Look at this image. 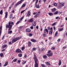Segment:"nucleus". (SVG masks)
I'll return each mask as SVG.
<instances>
[{
	"instance_id": "obj_1",
	"label": "nucleus",
	"mask_w": 67,
	"mask_h": 67,
	"mask_svg": "<svg viewBox=\"0 0 67 67\" xmlns=\"http://www.w3.org/2000/svg\"><path fill=\"white\" fill-rule=\"evenodd\" d=\"M13 25H14V23L11 21L9 22H8V24H7L6 26V30H7L8 29V30L9 31L11 30L12 26H13Z\"/></svg>"
},
{
	"instance_id": "obj_2",
	"label": "nucleus",
	"mask_w": 67,
	"mask_h": 67,
	"mask_svg": "<svg viewBox=\"0 0 67 67\" xmlns=\"http://www.w3.org/2000/svg\"><path fill=\"white\" fill-rule=\"evenodd\" d=\"M34 60L35 64V67H38V63H37L38 59L37 58V57L35 54H34Z\"/></svg>"
},
{
	"instance_id": "obj_3",
	"label": "nucleus",
	"mask_w": 67,
	"mask_h": 67,
	"mask_svg": "<svg viewBox=\"0 0 67 67\" xmlns=\"http://www.w3.org/2000/svg\"><path fill=\"white\" fill-rule=\"evenodd\" d=\"M21 38L20 37H16L15 38H14V39H13L12 41V43H14V42H16L18 40H20V39H21Z\"/></svg>"
},
{
	"instance_id": "obj_4",
	"label": "nucleus",
	"mask_w": 67,
	"mask_h": 67,
	"mask_svg": "<svg viewBox=\"0 0 67 67\" xmlns=\"http://www.w3.org/2000/svg\"><path fill=\"white\" fill-rule=\"evenodd\" d=\"M24 1V0H21L18 2V3L15 5V6H17V5H19V4H21V3H22V2H23V1Z\"/></svg>"
},
{
	"instance_id": "obj_5",
	"label": "nucleus",
	"mask_w": 67,
	"mask_h": 67,
	"mask_svg": "<svg viewBox=\"0 0 67 67\" xmlns=\"http://www.w3.org/2000/svg\"><path fill=\"white\" fill-rule=\"evenodd\" d=\"M40 12H38L34 16V18H37L39 15V14H40Z\"/></svg>"
},
{
	"instance_id": "obj_6",
	"label": "nucleus",
	"mask_w": 67,
	"mask_h": 67,
	"mask_svg": "<svg viewBox=\"0 0 67 67\" xmlns=\"http://www.w3.org/2000/svg\"><path fill=\"white\" fill-rule=\"evenodd\" d=\"M53 55L52 53H49L47 54V56H48V57H50V56H52Z\"/></svg>"
},
{
	"instance_id": "obj_7",
	"label": "nucleus",
	"mask_w": 67,
	"mask_h": 67,
	"mask_svg": "<svg viewBox=\"0 0 67 67\" xmlns=\"http://www.w3.org/2000/svg\"><path fill=\"white\" fill-rule=\"evenodd\" d=\"M33 21H34V19L33 18H31L29 20V22H31V23H32Z\"/></svg>"
},
{
	"instance_id": "obj_8",
	"label": "nucleus",
	"mask_w": 67,
	"mask_h": 67,
	"mask_svg": "<svg viewBox=\"0 0 67 67\" xmlns=\"http://www.w3.org/2000/svg\"><path fill=\"white\" fill-rule=\"evenodd\" d=\"M16 53H21L22 52H21V50L19 49H18L16 50Z\"/></svg>"
},
{
	"instance_id": "obj_9",
	"label": "nucleus",
	"mask_w": 67,
	"mask_h": 67,
	"mask_svg": "<svg viewBox=\"0 0 67 67\" xmlns=\"http://www.w3.org/2000/svg\"><path fill=\"white\" fill-rule=\"evenodd\" d=\"M26 31L27 32H30L31 31V30L30 29H26Z\"/></svg>"
},
{
	"instance_id": "obj_10",
	"label": "nucleus",
	"mask_w": 67,
	"mask_h": 67,
	"mask_svg": "<svg viewBox=\"0 0 67 67\" xmlns=\"http://www.w3.org/2000/svg\"><path fill=\"white\" fill-rule=\"evenodd\" d=\"M61 5L62 6H64V5H65V2H62V3H59V5Z\"/></svg>"
},
{
	"instance_id": "obj_11",
	"label": "nucleus",
	"mask_w": 67,
	"mask_h": 67,
	"mask_svg": "<svg viewBox=\"0 0 67 67\" xmlns=\"http://www.w3.org/2000/svg\"><path fill=\"white\" fill-rule=\"evenodd\" d=\"M8 64V62L7 61L5 62V64L3 65V67H5V66H7Z\"/></svg>"
},
{
	"instance_id": "obj_12",
	"label": "nucleus",
	"mask_w": 67,
	"mask_h": 67,
	"mask_svg": "<svg viewBox=\"0 0 67 67\" xmlns=\"http://www.w3.org/2000/svg\"><path fill=\"white\" fill-rule=\"evenodd\" d=\"M30 41H31V42H33L34 43H35V42H37V41L35 40L32 39H31Z\"/></svg>"
},
{
	"instance_id": "obj_13",
	"label": "nucleus",
	"mask_w": 67,
	"mask_h": 67,
	"mask_svg": "<svg viewBox=\"0 0 67 67\" xmlns=\"http://www.w3.org/2000/svg\"><path fill=\"white\" fill-rule=\"evenodd\" d=\"M8 16V12H6V13H5V18L6 19L7 18V17Z\"/></svg>"
},
{
	"instance_id": "obj_14",
	"label": "nucleus",
	"mask_w": 67,
	"mask_h": 67,
	"mask_svg": "<svg viewBox=\"0 0 67 67\" xmlns=\"http://www.w3.org/2000/svg\"><path fill=\"white\" fill-rule=\"evenodd\" d=\"M43 36L44 37H46V32L45 31H44Z\"/></svg>"
},
{
	"instance_id": "obj_15",
	"label": "nucleus",
	"mask_w": 67,
	"mask_h": 67,
	"mask_svg": "<svg viewBox=\"0 0 67 67\" xmlns=\"http://www.w3.org/2000/svg\"><path fill=\"white\" fill-rule=\"evenodd\" d=\"M31 15V12H28V14H27V16H30Z\"/></svg>"
},
{
	"instance_id": "obj_16",
	"label": "nucleus",
	"mask_w": 67,
	"mask_h": 67,
	"mask_svg": "<svg viewBox=\"0 0 67 67\" xmlns=\"http://www.w3.org/2000/svg\"><path fill=\"white\" fill-rule=\"evenodd\" d=\"M37 4H35V7H36L37 8H39V5H37Z\"/></svg>"
},
{
	"instance_id": "obj_17",
	"label": "nucleus",
	"mask_w": 67,
	"mask_h": 67,
	"mask_svg": "<svg viewBox=\"0 0 67 67\" xmlns=\"http://www.w3.org/2000/svg\"><path fill=\"white\" fill-rule=\"evenodd\" d=\"M61 64H62V61H61V60H59V62L58 63L59 66H60Z\"/></svg>"
},
{
	"instance_id": "obj_18",
	"label": "nucleus",
	"mask_w": 67,
	"mask_h": 67,
	"mask_svg": "<svg viewBox=\"0 0 67 67\" xmlns=\"http://www.w3.org/2000/svg\"><path fill=\"white\" fill-rule=\"evenodd\" d=\"M32 24L33 26H35L36 25V22H35V21H34V22H33Z\"/></svg>"
},
{
	"instance_id": "obj_19",
	"label": "nucleus",
	"mask_w": 67,
	"mask_h": 67,
	"mask_svg": "<svg viewBox=\"0 0 67 67\" xmlns=\"http://www.w3.org/2000/svg\"><path fill=\"white\" fill-rule=\"evenodd\" d=\"M7 45H4L2 46V48H4L5 47H7Z\"/></svg>"
},
{
	"instance_id": "obj_20",
	"label": "nucleus",
	"mask_w": 67,
	"mask_h": 67,
	"mask_svg": "<svg viewBox=\"0 0 67 67\" xmlns=\"http://www.w3.org/2000/svg\"><path fill=\"white\" fill-rule=\"evenodd\" d=\"M57 34H58V31H56L54 37H55V36H57Z\"/></svg>"
},
{
	"instance_id": "obj_21",
	"label": "nucleus",
	"mask_w": 67,
	"mask_h": 67,
	"mask_svg": "<svg viewBox=\"0 0 67 67\" xmlns=\"http://www.w3.org/2000/svg\"><path fill=\"white\" fill-rule=\"evenodd\" d=\"M58 13V11H56L54 13V15H56V14H57Z\"/></svg>"
},
{
	"instance_id": "obj_22",
	"label": "nucleus",
	"mask_w": 67,
	"mask_h": 67,
	"mask_svg": "<svg viewBox=\"0 0 67 67\" xmlns=\"http://www.w3.org/2000/svg\"><path fill=\"white\" fill-rule=\"evenodd\" d=\"M28 46H31V42H29L28 43Z\"/></svg>"
},
{
	"instance_id": "obj_23",
	"label": "nucleus",
	"mask_w": 67,
	"mask_h": 67,
	"mask_svg": "<svg viewBox=\"0 0 67 67\" xmlns=\"http://www.w3.org/2000/svg\"><path fill=\"white\" fill-rule=\"evenodd\" d=\"M19 57H21L22 56V54L21 53L19 54Z\"/></svg>"
},
{
	"instance_id": "obj_24",
	"label": "nucleus",
	"mask_w": 67,
	"mask_h": 67,
	"mask_svg": "<svg viewBox=\"0 0 67 67\" xmlns=\"http://www.w3.org/2000/svg\"><path fill=\"white\" fill-rule=\"evenodd\" d=\"M49 14L50 16H52L53 15V13H49Z\"/></svg>"
},
{
	"instance_id": "obj_25",
	"label": "nucleus",
	"mask_w": 67,
	"mask_h": 67,
	"mask_svg": "<svg viewBox=\"0 0 67 67\" xmlns=\"http://www.w3.org/2000/svg\"><path fill=\"white\" fill-rule=\"evenodd\" d=\"M56 10V9L55 8H54L52 9V12H54Z\"/></svg>"
},
{
	"instance_id": "obj_26",
	"label": "nucleus",
	"mask_w": 67,
	"mask_h": 67,
	"mask_svg": "<svg viewBox=\"0 0 67 67\" xmlns=\"http://www.w3.org/2000/svg\"><path fill=\"white\" fill-rule=\"evenodd\" d=\"M17 59H15L13 60V62H17Z\"/></svg>"
},
{
	"instance_id": "obj_27",
	"label": "nucleus",
	"mask_w": 67,
	"mask_h": 67,
	"mask_svg": "<svg viewBox=\"0 0 67 67\" xmlns=\"http://www.w3.org/2000/svg\"><path fill=\"white\" fill-rule=\"evenodd\" d=\"M25 5H25V4H23V5L22 6L21 8H24V7L25 6Z\"/></svg>"
},
{
	"instance_id": "obj_28",
	"label": "nucleus",
	"mask_w": 67,
	"mask_h": 67,
	"mask_svg": "<svg viewBox=\"0 0 67 67\" xmlns=\"http://www.w3.org/2000/svg\"><path fill=\"white\" fill-rule=\"evenodd\" d=\"M45 32H47V33H48V30L47 29H44V31Z\"/></svg>"
},
{
	"instance_id": "obj_29",
	"label": "nucleus",
	"mask_w": 67,
	"mask_h": 67,
	"mask_svg": "<svg viewBox=\"0 0 67 67\" xmlns=\"http://www.w3.org/2000/svg\"><path fill=\"white\" fill-rule=\"evenodd\" d=\"M8 34H11L12 33V30H11L10 31H8Z\"/></svg>"
},
{
	"instance_id": "obj_30",
	"label": "nucleus",
	"mask_w": 67,
	"mask_h": 67,
	"mask_svg": "<svg viewBox=\"0 0 67 67\" xmlns=\"http://www.w3.org/2000/svg\"><path fill=\"white\" fill-rule=\"evenodd\" d=\"M36 49L35 48H33L32 49V52H33L34 51H36Z\"/></svg>"
},
{
	"instance_id": "obj_31",
	"label": "nucleus",
	"mask_w": 67,
	"mask_h": 67,
	"mask_svg": "<svg viewBox=\"0 0 67 67\" xmlns=\"http://www.w3.org/2000/svg\"><path fill=\"white\" fill-rule=\"evenodd\" d=\"M36 0H33V2H34ZM38 0H36V4L37 3V2H38Z\"/></svg>"
},
{
	"instance_id": "obj_32",
	"label": "nucleus",
	"mask_w": 67,
	"mask_h": 67,
	"mask_svg": "<svg viewBox=\"0 0 67 67\" xmlns=\"http://www.w3.org/2000/svg\"><path fill=\"white\" fill-rule=\"evenodd\" d=\"M56 24V22H55L53 23V24L52 25V26H54V25H55Z\"/></svg>"
},
{
	"instance_id": "obj_33",
	"label": "nucleus",
	"mask_w": 67,
	"mask_h": 67,
	"mask_svg": "<svg viewBox=\"0 0 67 67\" xmlns=\"http://www.w3.org/2000/svg\"><path fill=\"white\" fill-rule=\"evenodd\" d=\"M42 67H46V66L43 64H42L41 65Z\"/></svg>"
},
{
	"instance_id": "obj_34",
	"label": "nucleus",
	"mask_w": 67,
	"mask_h": 67,
	"mask_svg": "<svg viewBox=\"0 0 67 67\" xmlns=\"http://www.w3.org/2000/svg\"><path fill=\"white\" fill-rule=\"evenodd\" d=\"M46 64L47 65H51V64H49V63L47 62H46Z\"/></svg>"
},
{
	"instance_id": "obj_35",
	"label": "nucleus",
	"mask_w": 67,
	"mask_h": 67,
	"mask_svg": "<svg viewBox=\"0 0 67 67\" xmlns=\"http://www.w3.org/2000/svg\"><path fill=\"white\" fill-rule=\"evenodd\" d=\"M52 32H53V30H51L49 32V34H52Z\"/></svg>"
},
{
	"instance_id": "obj_36",
	"label": "nucleus",
	"mask_w": 67,
	"mask_h": 67,
	"mask_svg": "<svg viewBox=\"0 0 67 67\" xmlns=\"http://www.w3.org/2000/svg\"><path fill=\"white\" fill-rule=\"evenodd\" d=\"M2 13H3V11L2 10H1L0 12V14L1 15H2Z\"/></svg>"
},
{
	"instance_id": "obj_37",
	"label": "nucleus",
	"mask_w": 67,
	"mask_h": 67,
	"mask_svg": "<svg viewBox=\"0 0 67 67\" xmlns=\"http://www.w3.org/2000/svg\"><path fill=\"white\" fill-rule=\"evenodd\" d=\"M26 63V61L23 62H22V64L23 65H24V64H25V63Z\"/></svg>"
},
{
	"instance_id": "obj_38",
	"label": "nucleus",
	"mask_w": 67,
	"mask_h": 67,
	"mask_svg": "<svg viewBox=\"0 0 67 67\" xmlns=\"http://www.w3.org/2000/svg\"><path fill=\"white\" fill-rule=\"evenodd\" d=\"M29 36H30V37L32 36V34L29 33Z\"/></svg>"
},
{
	"instance_id": "obj_39",
	"label": "nucleus",
	"mask_w": 67,
	"mask_h": 67,
	"mask_svg": "<svg viewBox=\"0 0 67 67\" xmlns=\"http://www.w3.org/2000/svg\"><path fill=\"white\" fill-rule=\"evenodd\" d=\"M63 30H64V29L62 28L61 29H60L59 30V31L60 32V31H63Z\"/></svg>"
},
{
	"instance_id": "obj_40",
	"label": "nucleus",
	"mask_w": 67,
	"mask_h": 67,
	"mask_svg": "<svg viewBox=\"0 0 67 67\" xmlns=\"http://www.w3.org/2000/svg\"><path fill=\"white\" fill-rule=\"evenodd\" d=\"M43 57L44 58H47V56L46 55H44L43 56Z\"/></svg>"
},
{
	"instance_id": "obj_41",
	"label": "nucleus",
	"mask_w": 67,
	"mask_h": 67,
	"mask_svg": "<svg viewBox=\"0 0 67 67\" xmlns=\"http://www.w3.org/2000/svg\"><path fill=\"white\" fill-rule=\"evenodd\" d=\"M24 18V16H23L21 18H20V21H22L23 19Z\"/></svg>"
},
{
	"instance_id": "obj_42",
	"label": "nucleus",
	"mask_w": 67,
	"mask_h": 67,
	"mask_svg": "<svg viewBox=\"0 0 67 67\" xmlns=\"http://www.w3.org/2000/svg\"><path fill=\"white\" fill-rule=\"evenodd\" d=\"M0 56L1 57H3V54L2 53H1L0 54Z\"/></svg>"
},
{
	"instance_id": "obj_43",
	"label": "nucleus",
	"mask_w": 67,
	"mask_h": 67,
	"mask_svg": "<svg viewBox=\"0 0 67 67\" xmlns=\"http://www.w3.org/2000/svg\"><path fill=\"white\" fill-rule=\"evenodd\" d=\"M25 49V47H22L21 48V49L22 50H24Z\"/></svg>"
},
{
	"instance_id": "obj_44",
	"label": "nucleus",
	"mask_w": 67,
	"mask_h": 67,
	"mask_svg": "<svg viewBox=\"0 0 67 67\" xmlns=\"http://www.w3.org/2000/svg\"><path fill=\"white\" fill-rule=\"evenodd\" d=\"M20 21H18L17 23H16V24L17 25V24H19V23H20Z\"/></svg>"
},
{
	"instance_id": "obj_45",
	"label": "nucleus",
	"mask_w": 67,
	"mask_h": 67,
	"mask_svg": "<svg viewBox=\"0 0 67 67\" xmlns=\"http://www.w3.org/2000/svg\"><path fill=\"white\" fill-rule=\"evenodd\" d=\"M60 39H58L57 40V41L58 42H60Z\"/></svg>"
},
{
	"instance_id": "obj_46",
	"label": "nucleus",
	"mask_w": 67,
	"mask_h": 67,
	"mask_svg": "<svg viewBox=\"0 0 67 67\" xmlns=\"http://www.w3.org/2000/svg\"><path fill=\"white\" fill-rule=\"evenodd\" d=\"M39 53H41V49H39Z\"/></svg>"
},
{
	"instance_id": "obj_47",
	"label": "nucleus",
	"mask_w": 67,
	"mask_h": 67,
	"mask_svg": "<svg viewBox=\"0 0 67 67\" xmlns=\"http://www.w3.org/2000/svg\"><path fill=\"white\" fill-rule=\"evenodd\" d=\"M24 11H25V10H24L22 11H21V13H23V12H24Z\"/></svg>"
},
{
	"instance_id": "obj_48",
	"label": "nucleus",
	"mask_w": 67,
	"mask_h": 67,
	"mask_svg": "<svg viewBox=\"0 0 67 67\" xmlns=\"http://www.w3.org/2000/svg\"><path fill=\"white\" fill-rule=\"evenodd\" d=\"M30 28L32 30H33V26H31V27H30Z\"/></svg>"
},
{
	"instance_id": "obj_49",
	"label": "nucleus",
	"mask_w": 67,
	"mask_h": 67,
	"mask_svg": "<svg viewBox=\"0 0 67 67\" xmlns=\"http://www.w3.org/2000/svg\"><path fill=\"white\" fill-rule=\"evenodd\" d=\"M57 4L56 3H54V6H57Z\"/></svg>"
},
{
	"instance_id": "obj_50",
	"label": "nucleus",
	"mask_w": 67,
	"mask_h": 67,
	"mask_svg": "<svg viewBox=\"0 0 67 67\" xmlns=\"http://www.w3.org/2000/svg\"><path fill=\"white\" fill-rule=\"evenodd\" d=\"M9 45H10V44H12V43H11V42H9Z\"/></svg>"
},
{
	"instance_id": "obj_51",
	"label": "nucleus",
	"mask_w": 67,
	"mask_h": 67,
	"mask_svg": "<svg viewBox=\"0 0 67 67\" xmlns=\"http://www.w3.org/2000/svg\"><path fill=\"white\" fill-rule=\"evenodd\" d=\"M55 47H53L51 48V49H52V50H53V49H55Z\"/></svg>"
},
{
	"instance_id": "obj_52",
	"label": "nucleus",
	"mask_w": 67,
	"mask_h": 67,
	"mask_svg": "<svg viewBox=\"0 0 67 67\" xmlns=\"http://www.w3.org/2000/svg\"><path fill=\"white\" fill-rule=\"evenodd\" d=\"M20 62H21V61H20V60H18V62L19 63H20Z\"/></svg>"
},
{
	"instance_id": "obj_53",
	"label": "nucleus",
	"mask_w": 67,
	"mask_h": 67,
	"mask_svg": "<svg viewBox=\"0 0 67 67\" xmlns=\"http://www.w3.org/2000/svg\"><path fill=\"white\" fill-rule=\"evenodd\" d=\"M42 52H43L45 51V49H43L42 50H41Z\"/></svg>"
},
{
	"instance_id": "obj_54",
	"label": "nucleus",
	"mask_w": 67,
	"mask_h": 67,
	"mask_svg": "<svg viewBox=\"0 0 67 67\" xmlns=\"http://www.w3.org/2000/svg\"><path fill=\"white\" fill-rule=\"evenodd\" d=\"M36 28L37 29V30H38V26H36Z\"/></svg>"
},
{
	"instance_id": "obj_55",
	"label": "nucleus",
	"mask_w": 67,
	"mask_h": 67,
	"mask_svg": "<svg viewBox=\"0 0 67 67\" xmlns=\"http://www.w3.org/2000/svg\"><path fill=\"white\" fill-rule=\"evenodd\" d=\"M13 17H12V15H11V16H10V19H12Z\"/></svg>"
},
{
	"instance_id": "obj_56",
	"label": "nucleus",
	"mask_w": 67,
	"mask_h": 67,
	"mask_svg": "<svg viewBox=\"0 0 67 67\" xmlns=\"http://www.w3.org/2000/svg\"><path fill=\"white\" fill-rule=\"evenodd\" d=\"M50 52H51V51L49 50V51H48V54L49 53H50Z\"/></svg>"
},
{
	"instance_id": "obj_57",
	"label": "nucleus",
	"mask_w": 67,
	"mask_h": 67,
	"mask_svg": "<svg viewBox=\"0 0 67 67\" xmlns=\"http://www.w3.org/2000/svg\"><path fill=\"white\" fill-rule=\"evenodd\" d=\"M66 48V46H64L63 47V49H65Z\"/></svg>"
},
{
	"instance_id": "obj_58",
	"label": "nucleus",
	"mask_w": 67,
	"mask_h": 67,
	"mask_svg": "<svg viewBox=\"0 0 67 67\" xmlns=\"http://www.w3.org/2000/svg\"><path fill=\"white\" fill-rule=\"evenodd\" d=\"M62 13V12H59V15H60V14L61 13Z\"/></svg>"
},
{
	"instance_id": "obj_59",
	"label": "nucleus",
	"mask_w": 67,
	"mask_h": 67,
	"mask_svg": "<svg viewBox=\"0 0 67 67\" xmlns=\"http://www.w3.org/2000/svg\"><path fill=\"white\" fill-rule=\"evenodd\" d=\"M14 3H15V2H14L13 3H12V4L11 5V6H12V5L14 4Z\"/></svg>"
},
{
	"instance_id": "obj_60",
	"label": "nucleus",
	"mask_w": 67,
	"mask_h": 67,
	"mask_svg": "<svg viewBox=\"0 0 67 67\" xmlns=\"http://www.w3.org/2000/svg\"><path fill=\"white\" fill-rule=\"evenodd\" d=\"M61 7H62V5H60V6H59V8H60Z\"/></svg>"
},
{
	"instance_id": "obj_61",
	"label": "nucleus",
	"mask_w": 67,
	"mask_h": 67,
	"mask_svg": "<svg viewBox=\"0 0 67 67\" xmlns=\"http://www.w3.org/2000/svg\"><path fill=\"white\" fill-rule=\"evenodd\" d=\"M59 18V16L57 17H56L55 18V19H58Z\"/></svg>"
},
{
	"instance_id": "obj_62",
	"label": "nucleus",
	"mask_w": 67,
	"mask_h": 67,
	"mask_svg": "<svg viewBox=\"0 0 67 67\" xmlns=\"http://www.w3.org/2000/svg\"><path fill=\"white\" fill-rule=\"evenodd\" d=\"M48 30H50V27H48Z\"/></svg>"
},
{
	"instance_id": "obj_63",
	"label": "nucleus",
	"mask_w": 67,
	"mask_h": 67,
	"mask_svg": "<svg viewBox=\"0 0 67 67\" xmlns=\"http://www.w3.org/2000/svg\"><path fill=\"white\" fill-rule=\"evenodd\" d=\"M42 30H43V29H42V28H41L40 29V31H42Z\"/></svg>"
},
{
	"instance_id": "obj_64",
	"label": "nucleus",
	"mask_w": 67,
	"mask_h": 67,
	"mask_svg": "<svg viewBox=\"0 0 67 67\" xmlns=\"http://www.w3.org/2000/svg\"><path fill=\"white\" fill-rule=\"evenodd\" d=\"M5 49H3L2 50V52H4V51H5Z\"/></svg>"
}]
</instances>
